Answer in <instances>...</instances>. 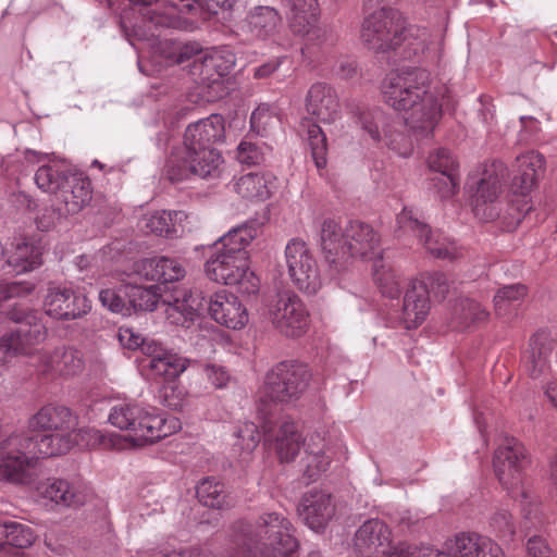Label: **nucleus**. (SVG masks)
<instances>
[{"label": "nucleus", "instance_id": "nucleus-1", "mask_svg": "<svg viewBox=\"0 0 557 557\" xmlns=\"http://www.w3.org/2000/svg\"><path fill=\"white\" fill-rule=\"evenodd\" d=\"M445 86L437 88L426 70L412 69L392 72L381 84L384 102L396 111L408 132L396 128L398 122L381 109L362 111L359 123L362 131L375 143L384 144L400 157L413 151V139L431 135L442 116Z\"/></svg>", "mask_w": 557, "mask_h": 557}, {"label": "nucleus", "instance_id": "nucleus-2", "mask_svg": "<svg viewBox=\"0 0 557 557\" xmlns=\"http://www.w3.org/2000/svg\"><path fill=\"white\" fill-rule=\"evenodd\" d=\"M114 428L127 434L103 433L95 428L72 432L74 444L86 448L125 450L152 445L181 429L177 418L166 416L153 406L124 400L112 406L108 417Z\"/></svg>", "mask_w": 557, "mask_h": 557}, {"label": "nucleus", "instance_id": "nucleus-3", "mask_svg": "<svg viewBox=\"0 0 557 557\" xmlns=\"http://www.w3.org/2000/svg\"><path fill=\"white\" fill-rule=\"evenodd\" d=\"M157 285L141 287L125 284V295L129 315L137 311H153L161 300L165 307L166 320L174 325L189 329L197 325L201 332L199 341L195 342L200 352L211 355L215 351L214 345H227L230 335L216 326L205 322L201 317L203 297L200 292L191 290L186 286H176L170 293L161 295Z\"/></svg>", "mask_w": 557, "mask_h": 557}, {"label": "nucleus", "instance_id": "nucleus-4", "mask_svg": "<svg viewBox=\"0 0 557 557\" xmlns=\"http://www.w3.org/2000/svg\"><path fill=\"white\" fill-rule=\"evenodd\" d=\"M261 224L247 221L231 228L214 244V252L206 262V274L219 284L231 286L242 294L259 292L260 280L250 269L247 247L258 236Z\"/></svg>", "mask_w": 557, "mask_h": 557}, {"label": "nucleus", "instance_id": "nucleus-5", "mask_svg": "<svg viewBox=\"0 0 557 557\" xmlns=\"http://www.w3.org/2000/svg\"><path fill=\"white\" fill-rule=\"evenodd\" d=\"M361 39L371 50L386 52L406 42L414 55L435 61L440 58L443 38L424 27L409 26L403 14L382 8L368 15L362 23Z\"/></svg>", "mask_w": 557, "mask_h": 557}, {"label": "nucleus", "instance_id": "nucleus-6", "mask_svg": "<svg viewBox=\"0 0 557 557\" xmlns=\"http://www.w3.org/2000/svg\"><path fill=\"white\" fill-rule=\"evenodd\" d=\"M73 445L72 432H52L36 438L28 432H14L0 442V480L28 483L37 458L65 454Z\"/></svg>", "mask_w": 557, "mask_h": 557}, {"label": "nucleus", "instance_id": "nucleus-7", "mask_svg": "<svg viewBox=\"0 0 557 557\" xmlns=\"http://www.w3.org/2000/svg\"><path fill=\"white\" fill-rule=\"evenodd\" d=\"M321 247L325 261L335 272L343 270L350 258H360L372 263L383 258L379 234L361 222H350L343 232L334 220L324 221Z\"/></svg>", "mask_w": 557, "mask_h": 557}, {"label": "nucleus", "instance_id": "nucleus-8", "mask_svg": "<svg viewBox=\"0 0 557 557\" xmlns=\"http://www.w3.org/2000/svg\"><path fill=\"white\" fill-rule=\"evenodd\" d=\"M310 380L311 372L306 364L295 361L276 364L267 372L256 393L258 411L265 420L273 405L299 399L307 391Z\"/></svg>", "mask_w": 557, "mask_h": 557}, {"label": "nucleus", "instance_id": "nucleus-9", "mask_svg": "<svg viewBox=\"0 0 557 557\" xmlns=\"http://www.w3.org/2000/svg\"><path fill=\"white\" fill-rule=\"evenodd\" d=\"M527 465V450L513 437H506L495 450L493 467L499 483L529 515L537 509L540 503L537 496L524 484L523 470Z\"/></svg>", "mask_w": 557, "mask_h": 557}, {"label": "nucleus", "instance_id": "nucleus-10", "mask_svg": "<svg viewBox=\"0 0 557 557\" xmlns=\"http://www.w3.org/2000/svg\"><path fill=\"white\" fill-rule=\"evenodd\" d=\"M301 446L306 447L305 474L309 480H314L327 470L332 459L331 449L319 434L302 440L293 421L283 422L275 438V450L281 461L294 460Z\"/></svg>", "mask_w": 557, "mask_h": 557}, {"label": "nucleus", "instance_id": "nucleus-11", "mask_svg": "<svg viewBox=\"0 0 557 557\" xmlns=\"http://www.w3.org/2000/svg\"><path fill=\"white\" fill-rule=\"evenodd\" d=\"M250 541L261 557H290L298 548L292 523L277 512L264 513L259 518ZM307 557L322 555L312 550Z\"/></svg>", "mask_w": 557, "mask_h": 557}, {"label": "nucleus", "instance_id": "nucleus-12", "mask_svg": "<svg viewBox=\"0 0 557 557\" xmlns=\"http://www.w3.org/2000/svg\"><path fill=\"white\" fill-rule=\"evenodd\" d=\"M354 549L359 557H432L428 547L394 548L392 531L380 519H369L358 528Z\"/></svg>", "mask_w": 557, "mask_h": 557}, {"label": "nucleus", "instance_id": "nucleus-13", "mask_svg": "<svg viewBox=\"0 0 557 557\" xmlns=\"http://www.w3.org/2000/svg\"><path fill=\"white\" fill-rule=\"evenodd\" d=\"M506 168L503 162L494 161L470 173L466 183V191L472 199L474 214L484 221L498 216L494 205L497 199Z\"/></svg>", "mask_w": 557, "mask_h": 557}, {"label": "nucleus", "instance_id": "nucleus-14", "mask_svg": "<svg viewBox=\"0 0 557 557\" xmlns=\"http://www.w3.org/2000/svg\"><path fill=\"white\" fill-rule=\"evenodd\" d=\"M235 65V55L227 48H212L200 53L193 61L191 72L199 75L201 81L200 97L203 101L211 102L224 95V76Z\"/></svg>", "mask_w": 557, "mask_h": 557}, {"label": "nucleus", "instance_id": "nucleus-15", "mask_svg": "<svg viewBox=\"0 0 557 557\" xmlns=\"http://www.w3.org/2000/svg\"><path fill=\"white\" fill-rule=\"evenodd\" d=\"M285 267L292 283L300 292L312 295L322 286L318 261L308 245L290 239L285 247Z\"/></svg>", "mask_w": 557, "mask_h": 557}, {"label": "nucleus", "instance_id": "nucleus-16", "mask_svg": "<svg viewBox=\"0 0 557 557\" xmlns=\"http://www.w3.org/2000/svg\"><path fill=\"white\" fill-rule=\"evenodd\" d=\"M267 314L273 326L288 337L304 335L310 325L305 304L292 290L278 293L268 305Z\"/></svg>", "mask_w": 557, "mask_h": 557}, {"label": "nucleus", "instance_id": "nucleus-17", "mask_svg": "<svg viewBox=\"0 0 557 557\" xmlns=\"http://www.w3.org/2000/svg\"><path fill=\"white\" fill-rule=\"evenodd\" d=\"M223 158L218 150H202L199 156L189 157L185 146L174 151L164 166V174L172 182H182L196 175L202 178L220 174Z\"/></svg>", "mask_w": 557, "mask_h": 557}, {"label": "nucleus", "instance_id": "nucleus-18", "mask_svg": "<svg viewBox=\"0 0 557 557\" xmlns=\"http://www.w3.org/2000/svg\"><path fill=\"white\" fill-rule=\"evenodd\" d=\"M396 222L404 234L417 236L432 256L451 260L461 255V250L455 242L437 230H430L412 209L404 208L397 215Z\"/></svg>", "mask_w": 557, "mask_h": 557}, {"label": "nucleus", "instance_id": "nucleus-19", "mask_svg": "<svg viewBox=\"0 0 557 557\" xmlns=\"http://www.w3.org/2000/svg\"><path fill=\"white\" fill-rule=\"evenodd\" d=\"M144 358L139 361L143 372L153 379L176 380L188 368V360L158 342L146 343L143 347Z\"/></svg>", "mask_w": 557, "mask_h": 557}, {"label": "nucleus", "instance_id": "nucleus-20", "mask_svg": "<svg viewBox=\"0 0 557 557\" xmlns=\"http://www.w3.org/2000/svg\"><path fill=\"white\" fill-rule=\"evenodd\" d=\"M294 33L308 37L309 41L326 42L330 32L318 25V0H281Z\"/></svg>", "mask_w": 557, "mask_h": 557}, {"label": "nucleus", "instance_id": "nucleus-21", "mask_svg": "<svg viewBox=\"0 0 557 557\" xmlns=\"http://www.w3.org/2000/svg\"><path fill=\"white\" fill-rule=\"evenodd\" d=\"M429 283L424 281H414L411 283L410 288L406 292L403 306V322L406 329H416L426 319L430 312V300H429V285L434 290V284L438 285V293H444L446 289L445 276L440 273H435L428 277Z\"/></svg>", "mask_w": 557, "mask_h": 557}, {"label": "nucleus", "instance_id": "nucleus-22", "mask_svg": "<svg viewBox=\"0 0 557 557\" xmlns=\"http://www.w3.org/2000/svg\"><path fill=\"white\" fill-rule=\"evenodd\" d=\"M432 557H505L493 540L476 533H459L445 542L443 550L428 547Z\"/></svg>", "mask_w": 557, "mask_h": 557}, {"label": "nucleus", "instance_id": "nucleus-23", "mask_svg": "<svg viewBox=\"0 0 557 557\" xmlns=\"http://www.w3.org/2000/svg\"><path fill=\"white\" fill-rule=\"evenodd\" d=\"M208 314L216 324L232 331H242L249 323L246 305L237 295L224 289L210 296Z\"/></svg>", "mask_w": 557, "mask_h": 557}, {"label": "nucleus", "instance_id": "nucleus-24", "mask_svg": "<svg viewBox=\"0 0 557 557\" xmlns=\"http://www.w3.org/2000/svg\"><path fill=\"white\" fill-rule=\"evenodd\" d=\"M25 159L28 162L42 163L35 174V182L42 191H62L71 178V166L63 159L34 150H27Z\"/></svg>", "mask_w": 557, "mask_h": 557}, {"label": "nucleus", "instance_id": "nucleus-25", "mask_svg": "<svg viewBox=\"0 0 557 557\" xmlns=\"http://www.w3.org/2000/svg\"><path fill=\"white\" fill-rule=\"evenodd\" d=\"M126 36L131 45L138 51L141 48L136 46L134 39L148 41L153 52L163 57L168 63H183L193 57H195L194 61H196L198 55L205 52L200 51L196 44H184L171 39L160 40L159 35L148 34L139 25L134 26L132 34L126 33Z\"/></svg>", "mask_w": 557, "mask_h": 557}, {"label": "nucleus", "instance_id": "nucleus-26", "mask_svg": "<svg viewBox=\"0 0 557 557\" xmlns=\"http://www.w3.org/2000/svg\"><path fill=\"white\" fill-rule=\"evenodd\" d=\"M186 274L182 263L173 258L161 256L136 261L131 273L117 274V281L125 283L132 276L147 281L174 282Z\"/></svg>", "mask_w": 557, "mask_h": 557}, {"label": "nucleus", "instance_id": "nucleus-27", "mask_svg": "<svg viewBox=\"0 0 557 557\" xmlns=\"http://www.w3.org/2000/svg\"><path fill=\"white\" fill-rule=\"evenodd\" d=\"M46 335L47 330L41 323H22L10 334L2 336L0 354L2 358H5V362L12 355H26L29 357V363L32 364L33 357L37 351H40V348L35 346L44 342Z\"/></svg>", "mask_w": 557, "mask_h": 557}, {"label": "nucleus", "instance_id": "nucleus-28", "mask_svg": "<svg viewBox=\"0 0 557 557\" xmlns=\"http://www.w3.org/2000/svg\"><path fill=\"white\" fill-rule=\"evenodd\" d=\"M46 313L54 319H76L87 313L91 306L85 295L75 294L71 288L53 286L45 297Z\"/></svg>", "mask_w": 557, "mask_h": 557}, {"label": "nucleus", "instance_id": "nucleus-29", "mask_svg": "<svg viewBox=\"0 0 557 557\" xmlns=\"http://www.w3.org/2000/svg\"><path fill=\"white\" fill-rule=\"evenodd\" d=\"M189 219V214L183 210H156L145 213L138 225L147 233L174 238L191 230Z\"/></svg>", "mask_w": 557, "mask_h": 557}, {"label": "nucleus", "instance_id": "nucleus-30", "mask_svg": "<svg viewBox=\"0 0 557 557\" xmlns=\"http://www.w3.org/2000/svg\"><path fill=\"white\" fill-rule=\"evenodd\" d=\"M224 120L219 114L199 120L188 125L184 135V146L189 157L199 156L202 150H214L210 144L224 138Z\"/></svg>", "mask_w": 557, "mask_h": 557}, {"label": "nucleus", "instance_id": "nucleus-31", "mask_svg": "<svg viewBox=\"0 0 557 557\" xmlns=\"http://www.w3.org/2000/svg\"><path fill=\"white\" fill-rule=\"evenodd\" d=\"M554 338L549 332L541 330L530 338L521 358V366L532 379H539L550 369Z\"/></svg>", "mask_w": 557, "mask_h": 557}, {"label": "nucleus", "instance_id": "nucleus-32", "mask_svg": "<svg viewBox=\"0 0 557 557\" xmlns=\"http://www.w3.org/2000/svg\"><path fill=\"white\" fill-rule=\"evenodd\" d=\"M298 510L305 523L314 532L322 531L335 516V505L330 494L322 491L305 494Z\"/></svg>", "mask_w": 557, "mask_h": 557}, {"label": "nucleus", "instance_id": "nucleus-33", "mask_svg": "<svg viewBox=\"0 0 557 557\" xmlns=\"http://www.w3.org/2000/svg\"><path fill=\"white\" fill-rule=\"evenodd\" d=\"M36 493L45 500L63 507L83 505L87 498L86 488L77 483L50 478L37 483Z\"/></svg>", "mask_w": 557, "mask_h": 557}, {"label": "nucleus", "instance_id": "nucleus-34", "mask_svg": "<svg viewBox=\"0 0 557 557\" xmlns=\"http://www.w3.org/2000/svg\"><path fill=\"white\" fill-rule=\"evenodd\" d=\"M544 164V158L537 152L529 151L518 156L513 165V193L528 195L543 175Z\"/></svg>", "mask_w": 557, "mask_h": 557}, {"label": "nucleus", "instance_id": "nucleus-35", "mask_svg": "<svg viewBox=\"0 0 557 557\" xmlns=\"http://www.w3.org/2000/svg\"><path fill=\"white\" fill-rule=\"evenodd\" d=\"M308 113L320 122L333 123L339 117V102L335 91L326 84H313L306 98Z\"/></svg>", "mask_w": 557, "mask_h": 557}, {"label": "nucleus", "instance_id": "nucleus-36", "mask_svg": "<svg viewBox=\"0 0 557 557\" xmlns=\"http://www.w3.org/2000/svg\"><path fill=\"white\" fill-rule=\"evenodd\" d=\"M75 425L76 418L64 406H45L29 420L30 428L52 432H72Z\"/></svg>", "mask_w": 557, "mask_h": 557}, {"label": "nucleus", "instance_id": "nucleus-37", "mask_svg": "<svg viewBox=\"0 0 557 557\" xmlns=\"http://www.w3.org/2000/svg\"><path fill=\"white\" fill-rule=\"evenodd\" d=\"M276 189V177L268 172L247 173L235 183L236 193L249 200L264 201Z\"/></svg>", "mask_w": 557, "mask_h": 557}, {"label": "nucleus", "instance_id": "nucleus-38", "mask_svg": "<svg viewBox=\"0 0 557 557\" xmlns=\"http://www.w3.org/2000/svg\"><path fill=\"white\" fill-rule=\"evenodd\" d=\"M92 188L89 178L73 174L61 191L64 210L59 215L75 214L85 208L91 200Z\"/></svg>", "mask_w": 557, "mask_h": 557}, {"label": "nucleus", "instance_id": "nucleus-39", "mask_svg": "<svg viewBox=\"0 0 557 557\" xmlns=\"http://www.w3.org/2000/svg\"><path fill=\"white\" fill-rule=\"evenodd\" d=\"M194 0H159L156 8L149 9L144 13L145 23L156 27H173L176 23L175 7L182 3L189 8Z\"/></svg>", "mask_w": 557, "mask_h": 557}, {"label": "nucleus", "instance_id": "nucleus-40", "mask_svg": "<svg viewBox=\"0 0 557 557\" xmlns=\"http://www.w3.org/2000/svg\"><path fill=\"white\" fill-rule=\"evenodd\" d=\"M300 127V131L304 133L309 144L311 154L317 168H324L326 164L327 152V143L325 134L322 132L321 127L318 124L311 122L310 120H304L301 122Z\"/></svg>", "mask_w": 557, "mask_h": 557}, {"label": "nucleus", "instance_id": "nucleus-41", "mask_svg": "<svg viewBox=\"0 0 557 557\" xmlns=\"http://www.w3.org/2000/svg\"><path fill=\"white\" fill-rule=\"evenodd\" d=\"M373 280L381 294L388 298H396L400 294V282L392 267L383 259L372 264Z\"/></svg>", "mask_w": 557, "mask_h": 557}, {"label": "nucleus", "instance_id": "nucleus-42", "mask_svg": "<svg viewBox=\"0 0 557 557\" xmlns=\"http://www.w3.org/2000/svg\"><path fill=\"white\" fill-rule=\"evenodd\" d=\"M280 22L277 12L270 7H260L249 15V23L256 35L263 39L274 35Z\"/></svg>", "mask_w": 557, "mask_h": 557}, {"label": "nucleus", "instance_id": "nucleus-43", "mask_svg": "<svg viewBox=\"0 0 557 557\" xmlns=\"http://www.w3.org/2000/svg\"><path fill=\"white\" fill-rule=\"evenodd\" d=\"M280 123L278 108L274 104H259L250 116L251 131L265 136Z\"/></svg>", "mask_w": 557, "mask_h": 557}, {"label": "nucleus", "instance_id": "nucleus-44", "mask_svg": "<svg viewBox=\"0 0 557 557\" xmlns=\"http://www.w3.org/2000/svg\"><path fill=\"white\" fill-rule=\"evenodd\" d=\"M1 533L5 537L7 544L26 548L30 546L35 541V534L30 527L23 524L17 521H7L2 525Z\"/></svg>", "mask_w": 557, "mask_h": 557}, {"label": "nucleus", "instance_id": "nucleus-45", "mask_svg": "<svg viewBox=\"0 0 557 557\" xmlns=\"http://www.w3.org/2000/svg\"><path fill=\"white\" fill-rule=\"evenodd\" d=\"M197 497L199 502L212 508H222L225 503L223 485L215 479H203L197 486Z\"/></svg>", "mask_w": 557, "mask_h": 557}, {"label": "nucleus", "instance_id": "nucleus-46", "mask_svg": "<svg viewBox=\"0 0 557 557\" xmlns=\"http://www.w3.org/2000/svg\"><path fill=\"white\" fill-rule=\"evenodd\" d=\"M60 355H63V347L54 349L40 348V351H37L33 357L30 366L41 373H57L61 375L60 366L62 359Z\"/></svg>", "mask_w": 557, "mask_h": 557}, {"label": "nucleus", "instance_id": "nucleus-47", "mask_svg": "<svg viewBox=\"0 0 557 557\" xmlns=\"http://www.w3.org/2000/svg\"><path fill=\"white\" fill-rule=\"evenodd\" d=\"M459 178L455 170L434 174L429 188L441 199L451 198L458 190Z\"/></svg>", "mask_w": 557, "mask_h": 557}, {"label": "nucleus", "instance_id": "nucleus-48", "mask_svg": "<svg viewBox=\"0 0 557 557\" xmlns=\"http://www.w3.org/2000/svg\"><path fill=\"white\" fill-rule=\"evenodd\" d=\"M236 442L234 447L243 454L249 455L258 446L260 442V431L255 422H244L238 426L236 433Z\"/></svg>", "mask_w": 557, "mask_h": 557}, {"label": "nucleus", "instance_id": "nucleus-49", "mask_svg": "<svg viewBox=\"0 0 557 557\" xmlns=\"http://www.w3.org/2000/svg\"><path fill=\"white\" fill-rule=\"evenodd\" d=\"M121 292L125 293V285H121L119 289L103 287L99 292V300L111 312L129 317L127 301L121 296Z\"/></svg>", "mask_w": 557, "mask_h": 557}, {"label": "nucleus", "instance_id": "nucleus-50", "mask_svg": "<svg viewBox=\"0 0 557 557\" xmlns=\"http://www.w3.org/2000/svg\"><path fill=\"white\" fill-rule=\"evenodd\" d=\"M164 406L173 410H182L186 405L187 392L175 380L165 381L161 389Z\"/></svg>", "mask_w": 557, "mask_h": 557}, {"label": "nucleus", "instance_id": "nucleus-51", "mask_svg": "<svg viewBox=\"0 0 557 557\" xmlns=\"http://www.w3.org/2000/svg\"><path fill=\"white\" fill-rule=\"evenodd\" d=\"M61 361V375L75 376L83 372L85 363L82 352L71 347H63V355H60Z\"/></svg>", "mask_w": 557, "mask_h": 557}, {"label": "nucleus", "instance_id": "nucleus-52", "mask_svg": "<svg viewBox=\"0 0 557 557\" xmlns=\"http://www.w3.org/2000/svg\"><path fill=\"white\" fill-rule=\"evenodd\" d=\"M527 290L523 285H509L500 288L494 297L495 309L498 314H505L507 305L516 301L525 295Z\"/></svg>", "mask_w": 557, "mask_h": 557}, {"label": "nucleus", "instance_id": "nucleus-53", "mask_svg": "<svg viewBox=\"0 0 557 557\" xmlns=\"http://www.w3.org/2000/svg\"><path fill=\"white\" fill-rule=\"evenodd\" d=\"M265 150L256 144L243 140L236 150V159L247 165L259 164L264 160Z\"/></svg>", "mask_w": 557, "mask_h": 557}, {"label": "nucleus", "instance_id": "nucleus-54", "mask_svg": "<svg viewBox=\"0 0 557 557\" xmlns=\"http://www.w3.org/2000/svg\"><path fill=\"white\" fill-rule=\"evenodd\" d=\"M428 166L434 174H437L455 170L456 161L448 150L440 148L430 153Z\"/></svg>", "mask_w": 557, "mask_h": 557}, {"label": "nucleus", "instance_id": "nucleus-55", "mask_svg": "<svg viewBox=\"0 0 557 557\" xmlns=\"http://www.w3.org/2000/svg\"><path fill=\"white\" fill-rule=\"evenodd\" d=\"M116 337L122 347L131 350L139 348L141 352L146 343L154 342L153 339L144 338L141 334L127 326L120 327Z\"/></svg>", "mask_w": 557, "mask_h": 557}, {"label": "nucleus", "instance_id": "nucleus-56", "mask_svg": "<svg viewBox=\"0 0 557 557\" xmlns=\"http://www.w3.org/2000/svg\"><path fill=\"white\" fill-rule=\"evenodd\" d=\"M34 289V285L29 283H0V301L12 297H21L29 294Z\"/></svg>", "mask_w": 557, "mask_h": 557}, {"label": "nucleus", "instance_id": "nucleus-57", "mask_svg": "<svg viewBox=\"0 0 557 557\" xmlns=\"http://www.w3.org/2000/svg\"><path fill=\"white\" fill-rule=\"evenodd\" d=\"M205 376L215 387L223 388L230 381V374L226 369L218 364H207L203 369Z\"/></svg>", "mask_w": 557, "mask_h": 557}, {"label": "nucleus", "instance_id": "nucleus-58", "mask_svg": "<svg viewBox=\"0 0 557 557\" xmlns=\"http://www.w3.org/2000/svg\"><path fill=\"white\" fill-rule=\"evenodd\" d=\"M493 525L498 530L502 536L511 537L516 533L515 523L511 515L506 510H500L493 517Z\"/></svg>", "mask_w": 557, "mask_h": 557}, {"label": "nucleus", "instance_id": "nucleus-59", "mask_svg": "<svg viewBox=\"0 0 557 557\" xmlns=\"http://www.w3.org/2000/svg\"><path fill=\"white\" fill-rule=\"evenodd\" d=\"M462 315L465 321V325L468 326L471 322L483 321L487 317V312L485 309L481 307V305L473 300H467L462 305Z\"/></svg>", "mask_w": 557, "mask_h": 557}, {"label": "nucleus", "instance_id": "nucleus-60", "mask_svg": "<svg viewBox=\"0 0 557 557\" xmlns=\"http://www.w3.org/2000/svg\"><path fill=\"white\" fill-rule=\"evenodd\" d=\"M529 557H554L550 548L541 536H532L527 542Z\"/></svg>", "mask_w": 557, "mask_h": 557}, {"label": "nucleus", "instance_id": "nucleus-61", "mask_svg": "<svg viewBox=\"0 0 557 557\" xmlns=\"http://www.w3.org/2000/svg\"><path fill=\"white\" fill-rule=\"evenodd\" d=\"M543 393L547 401L557 409V380H552L543 386Z\"/></svg>", "mask_w": 557, "mask_h": 557}, {"label": "nucleus", "instance_id": "nucleus-62", "mask_svg": "<svg viewBox=\"0 0 557 557\" xmlns=\"http://www.w3.org/2000/svg\"><path fill=\"white\" fill-rule=\"evenodd\" d=\"M162 557H212L210 554L205 553L198 548H190L180 552H171L163 554Z\"/></svg>", "mask_w": 557, "mask_h": 557}, {"label": "nucleus", "instance_id": "nucleus-63", "mask_svg": "<svg viewBox=\"0 0 557 557\" xmlns=\"http://www.w3.org/2000/svg\"><path fill=\"white\" fill-rule=\"evenodd\" d=\"M209 11L216 13L219 9L227 10L233 7L236 0H203Z\"/></svg>", "mask_w": 557, "mask_h": 557}, {"label": "nucleus", "instance_id": "nucleus-64", "mask_svg": "<svg viewBox=\"0 0 557 557\" xmlns=\"http://www.w3.org/2000/svg\"><path fill=\"white\" fill-rule=\"evenodd\" d=\"M278 62H269V63H265L256 69L255 71V76L257 78H264V77H268L269 75H271L277 67H278Z\"/></svg>", "mask_w": 557, "mask_h": 557}]
</instances>
